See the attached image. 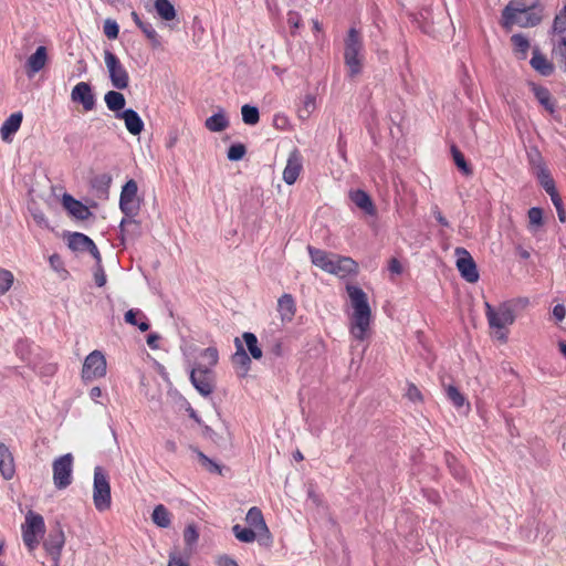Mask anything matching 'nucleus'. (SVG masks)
<instances>
[{
    "label": "nucleus",
    "mask_w": 566,
    "mask_h": 566,
    "mask_svg": "<svg viewBox=\"0 0 566 566\" xmlns=\"http://www.w3.org/2000/svg\"><path fill=\"white\" fill-rule=\"evenodd\" d=\"M389 271L396 274H400L402 271L401 264L397 259H391L389 263Z\"/></svg>",
    "instance_id": "64"
},
{
    "label": "nucleus",
    "mask_w": 566,
    "mask_h": 566,
    "mask_svg": "<svg viewBox=\"0 0 566 566\" xmlns=\"http://www.w3.org/2000/svg\"><path fill=\"white\" fill-rule=\"evenodd\" d=\"M71 99L74 103L82 104L85 112H90L95 107V96L91 85L86 82H80L73 87Z\"/></svg>",
    "instance_id": "14"
},
{
    "label": "nucleus",
    "mask_w": 566,
    "mask_h": 566,
    "mask_svg": "<svg viewBox=\"0 0 566 566\" xmlns=\"http://www.w3.org/2000/svg\"><path fill=\"white\" fill-rule=\"evenodd\" d=\"M531 65L544 76L551 75L554 71L553 64L537 49L533 52Z\"/></svg>",
    "instance_id": "28"
},
{
    "label": "nucleus",
    "mask_w": 566,
    "mask_h": 566,
    "mask_svg": "<svg viewBox=\"0 0 566 566\" xmlns=\"http://www.w3.org/2000/svg\"><path fill=\"white\" fill-rule=\"evenodd\" d=\"M205 126L208 130L213 133L223 132L229 126V120L223 111L208 117L205 122Z\"/></svg>",
    "instance_id": "29"
},
{
    "label": "nucleus",
    "mask_w": 566,
    "mask_h": 566,
    "mask_svg": "<svg viewBox=\"0 0 566 566\" xmlns=\"http://www.w3.org/2000/svg\"><path fill=\"white\" fill-rule=\"evenodd\" d=\"M511 41L514 45L515 52L518 54V59H525L530 49L528 40L522 34H514L511 38Z\"/></svg>",
    "instance_id": "40"
},
{
    "label": "nucleus",
    "mask_w": 566,
    "mask_h": 566,
    "mask_svg": "<svg viewBox=\"0 0 566 566\" xmlns=\"http://www.w3.org/2000/svg\"><path fill=\"white\" fill-rule=\"evenodd\" d=\"M153 522L159 527H168L171 523L169 511L163 505L155 506L151 514Z\"/></svg>",
    "instance_id": "36"
},
{
    "label": "nucleus",
    "mask_w": 566,
    "mask_h": 566,
    "mask_svg": "<svg viewBox=\"0 0 566 566\" xmlns=\"http://www.w3.org/2000/svg\"><path fill=\"white\" fill-rule=\"evenodd\" d=\"M168 566H189V564L176 555H170Z\"/></svg>",
    "instance_id": "62"
},
{
    "label": "nucleus",
    "mask_w": 566,
    "mask_h": 566,
    "mask_svg": "<svg viewBox=\"0 0 566 566\" xmlns=\"http://www.w3.org/2000/svg\"><path fill=\"white\" fill-rule=\"evenodd\" d=\"M245 521L251 527L259 532L260 543L270 546L272 537L261 510L256 506L251 507L247 513Z\"/></svg>",
    "instance_id": "13"
},
{
    "label": "nucleus",
    "mask_w": 566,
    "mask_h": 566,
    "mask_svg": "<svg viewBox=\"0 0 566 566\" xmlns=\"http://www.w3.org/2000/svg\"><path fill=\"white\" fill-rule=\"evenodd\" d=\"M333 269L328 271L331 274H335L339 277H346L356 274L358 271V264L349 256H340L335 254L333 260Z\"/></svg>",
    "instance_id": "19"
},
{
    "label": "nucleus",
    "mask_w": 566,
    "mask_h": 566,
    "mask_svg": "<svg viewBox=\"0 0 566 566\" xmlns=\"http://www.w3.org/2000/svg\"><path fill=\"white\" fill-rule=\"evenodd\" d=\"M242 338L247 345L250 357H252L256 360L261 359L263 356V353H262L261 347L259 346L256 336L253 333L244 332L242 334Z\"/></svg>",
    "instance_id": "35"
},
{
    "label": "nucleus",
    "mask_w": 566,
    "mask_h": 566,
    "mask_svg": "<svg viewBox=\"0 0 566 566\" xmlns=\"http://www.w3.org/2000/svg\"><path fill=\"white\" fill-rule=\"evenodd\" d=\"M137 316H142L143 318H145V315L139 311V310H129L125 313V322L127 324H130L133 326H136L137 325V319L136 317Z\"/></svg>",
    "instance_id": "53"
},
{
    "label": "nucleus",
    "mask_w": 566,
    "mask_h": 566,
    "mask_svg": "<svg viewBox=\"0 0 566 566\" xmlns=\"http://www.w3.org/2000/svg\"><path fill=\"white\" fill-rule=\"evenodd\" d=\"M455 255L461 276L469 283H475L479 280V272L471 254L464 248H457Z\"/></svg>",
    "instance_id": "12"
},
{
    "label": "nucleus",
    "mask_w": 566,
    "mask_h": 566,
    "mask_svg": "<svg viewBox=\"0 0 566 566\" xmlns=\"http://www.w3.org/2000/svg\"><path fill=\"white\" fill-rule=\"evenodd\" d=\"M281 319L291 322L295 315V302L291 294H283L277 301Z\"/></svg>",
    "instance_id": "26"
},
{
    "label": "nucleus",
    "mask_w": 566,
    "mask_h": 566,
    "mask_svg": "<svg viewBox=\"0 0 566 566\" xmlns=\"http://www.w3.org/2000/svg\"><path fill=\"white\" fill-rule=\"evenodd\" d=\"M190 380L195 388L205 397L211 395L214 389V376L211 368L201 364L191 369Z\"/></svg>",
    "instance_id": "9"
},
{
    "label": "nucleus",
    "mask_w": 566,
    "mask_h": 566,
    "mask_svg": "<svg viewBox=\"0 0 566 566\" xmlns=\"http://www.w3.org/2000/svg\"><path fill=\"white\" fill-rule=\"evenodd\" d=\"M199 538V533L193 525H188L184 531V541L185 543L191 547L193 546Z\"/></svg>",
    "instance_id": "49"
},
{
    "label": "nucleus",
    "mask_w": 566,
    "mask_h": 566,
    "mask_svg": "<svg viewBox=\"0 0 566 566\" xmlns=\"http://www.w3.org/2000/svg\"><path fill=\"white\" fill-rule=\"evenodd\" d=\"M531 227L538 228L543 224V211L541 208L533 207L527 212Z\"/></svg>",
    "instance_id": "47"
},
{
    "label": "nucleus",
    "mask_w": 566,
    "mask_h": 566,
    "mask_svg": "<svg viewBox=\"0 0 566 566\" xmlns=\"http://www.w3.org/2000/svg\"><path fill=\"white\" fill-rule=\"evenodd\" d=\"M143 33L146 35V38L151 41L154 45H159V36L154 29V27L150 23L143 22L142 25H139Z\"/></svg>",
    "instance_id": "48"
},
{
    "label": "nucleus",
    "mask_w": 566,
    "mask_h": 566,
    "mask_svg": "<svg viewBox=\"0 0 566 566\" xmlns=\"http://www.w3.org/2000/svg\"><path fill=\"white\" fill-rule=\"evenodd\" d=\"M535 3H527L524 0H512L502 12V21L513 18L515 13L537 7Z\"/></svg>",
    "instance_id": "31"
},
{
    "label": "nucleus",
    "mask_w": 566,
    "mask_h": 566,
    "mask_svg": "<svg viewBox=\"0 0 566 566\" xmlns=\"http://www.w3.org/2000/svg\"><path fill=\"white\" fill-rule=\"evenodd\" d=\"M117 118L125 122L126 129L132 135H139L144 129V123L139 115L132 108L125 109L122 113L116 114Z\"/></svg>",
    "instance_id": "22"
},
{
    "label": "nucleus",
    "mask_w": 566,
    "mask_h": 566,
    "mask_svg": "<svg viewBox=\"0 0 566 566\" xmlns=\"http://www.w3.org/2000/svg\"><path fill=\"white\" fill-rule=\"evenodd\" d=\"M65 543V536L63 530L60 524H56L54 528H52L45 538L43 546L46 553L51 556L52 559H56L61 557V552Z\"/></svg>",
    "instance_id": "15"
},
{
    "label": "nucleus",
    "mask_w": 566,
    "mask_h": 566,
    "mask_svg": "<svg viewBox=\"0 0 566 566\" xmlns=\"http://www.w3.org/2000/svg\"><path fill=\"white\" fill-rule=\"evenodd\" d=\"M302 22L301 15L297 12L290 11L287 13V24L291 28V33L295 34V31L300 28Z\"/></svg>",
    "instance_id": "51"
},
{
    "label": "nucleus",
    "mask_w": 566,
    "mask_h": 566,
    "mask_svg": "<svg viewBox=\"0 0 566 566\" xmlns=\"http://www.w3.org/2000/svg\"><path fill=\"white\" fill-rule=\"evenodd\" d=\"M242 120L247 125H256L260 120L259 109L251 105H243L241 107Z\"/></svg>",
    "instance_id": "39"
},
{
    "label": "nucleus",
    "mask_w": 566,
    "mask_h": 566,
    "mask_svg": "<svg viewBox=\"0 0 566 566\" xmlns=\"http://www.w3.org/2000/svg\"><path fill=\"white\" fill-rule=\"evenodd\" d=\"M451 153L453 157V161L457 165V167L460 169L461 174L463 175H471L472 170L468 163L465 161V158L463 154L453 145L451 147Z\"/></svg>",
    "instance_id": "41"
},
{
    "label": "nucleus",
    "mask_w": 566,
    "mask_h": 566,
    "mask_svg": "<svg viewBox=\"0 0 566 566\" xmlns=\"http://www.w3.org/2000/svg\"><path fill=\"white\" fill-rule=\"evenodd\" d=\"M406 395L411 401H420L422 399L420 390L413 384L408 385Z\"/></svg>",
    "instance_id": "54"
},
{
    "label": "nucleus",
    "mask_w": 566,
    "mask_h": 566,
    "mask_svg": "<svg viewBox=\"0 0 566 566\" xmlns=\"http://www.w3.org/2000/svg\"><path fill=\"white\" fill-rule=\"evenodd\" d=\"M92 239H90L87 235L74 232L69 237V248L73 251H86L90 248V244L92 243Z\"/></svg>",
    "instance_id": "34"
},
{
    "label": "nucleus",
    "mask_w": 566,
    "mask_h": 566,
    "mask_svg": "<svg viewBox=\"0 0 566 566\" xmlns=\"http://www.w3.org/2000/svg\"><path fill=\"white\" fill-rule=\"evenodd\" d=\"M56 371V366L54 364H48L38 369V373L42 376H52Z\"/></svg>",
    "instance_id": "59"
},
{
    "label": "nucleus",
    "mask_w": 566,
    "mask_h": 566,
    "mask_svg": "<svg viewBox=\"0 0 566 566\" xmlns=\"http://www.w3.org/2000/svg\"><path fill=\"white\" fill-rule=\"evenodd\" d=\"M0 473L4 480H11L15 473L13 455L2 442H0Z\"/></svg>",
    "instance_id": "20"
},
{
    "label": "nucleus",
    "mask_w": 566,
    "mask_h": 566,
    "mask_svg": "<svg viewBox=\"0 0 566 566\" xmlns=\"http://www.w3.org/2000/svg\"><path fill=\"white\" fill-rule=\"evenodd\" d=\"M63 207L75 218L86 220L92 213L82 202L75 200L70 195L63 196Z\"/></svg>",
    "instance_id": "24"
},
{
    "label": "nucleus",
    "mask_w": 566,
    "mask_h": 566,
    "mask_svg": "<svg viewBox=\"0 0 566 566\" xmlns=\"http://www.w3.org/2000/svg\"><path fill=\"white\" fill-rule=\"evenodd\" d=\"M104 61L112 85L117 90H125L129 85V75L119 59L111 51H104Z\"/></svg>",
    "instance_id": "7"
},
{
    "label": "nucleus",
    "mask_w": 566,
    "mask_h": 566,
    "mask_svg": "<svg viewBox=\"0 0 566 566\" xmlns=\"http://www.w3.org/2000/svg\"><path fill=\"white\" fill-rule=\"evenodd\" d=\"M513 15V18L502 21V25L505 29H511L513 25H518L521 28L535 27L542 20V8L537 6L528 10L524 9Z\"/></svg>",
    "instance_id": "10"
},
{
    "label": "nucleus",
    "mask_w": 566,
    "mask_h": 566,
    "mask_svg": "<svg viewBox=\"0 0 566 566\" xmlns=\"http://www.w3.org/2000/svg\"><path fill=\"white\" fill-rule=\"evenodd\" d=\"M287 117L284 116V115H275L274 116V119H273V125L274 127L279 128V129H285L286 125H287Z\"/></svg>",
    "instance_id": "57"
},
{
    "label": "nucleus",
    "mask_w": 566,
    "mask_h": 566,
    "mask_svg": "<svg viewBox=\"0 0 566 566\" xmlns=\"http://www.w3.org/2000/svg\"><path fill=\"white\" fill-rule=\"evenodd\" d=\"M201 358L206 361V364H202L207 367H213L218 364L219 360V353L216 347H208L201 353Z\"/></svg>",
    "instance_id": "43"
},
{
    "label": "nucleus",
    "mask_w": 566,
    "mask_h": 566,
    "mask_svg": "<svg viewBox=\"0 0 566 566\" xmlns=\"http://www.w3.org/2000/svg\"><path fill=\"white\" fill-rule=\"evenodd\" d=\"M93 502L97 511L103 512L111 507V484L106 471L102 467L94 469Z\"/></svg>",
    "instance_id": "4"
},
{
    "label": "nucleus",
    "mask_w": 566,
    "mask_h": 566,
    "mask_svg": "<svg viewBox=\"0 0 566 566\" xmlns=\"http://www.w3.org/2000/svg\"><path fill=\"white\" fill-rule=\"evenodd\" d=\"M235 353L232 355V364L239 377H245L251 368V357L245 352L240 338L234 339Z\"/></svg>",
    "instance_id": "17"
},
{
    "label": "nucleus",
    "mask_w": 566,
    "mask_h": 566,
    "mask_svg": "<svg viewBox=\"0 0 566 566\" xmlns=\"http://www.w3.org/2000/svg\"><path fill=\"white\" fill-rule=\"evenodd\" d=\"M566 308L563 304H557L553 308V316L557 322H562L565 318Z\"/></svg>",
    "instance_id": "55"
},
{
    "label": "nucleus",
    "mask_w": 566,
    "mask_h": 566,
    "mask_svg": "<svg viewBox=\"0 0 566 566\" xmlns=\"http://www.w3.org/2000/svg\"><path fill=\"white\" fill-rule=\"evenodd\" d=\"M349 198L357 208L363 210L364 213L370 218V224L374 226L377 216V209L367 192L359 189L353 190L349 192Z\"/></svg>",
    "instance_id": "16"
},
{
    "label": "nucleus",
    "mask_w": 566,
    "mask_h": 566,
    "mask_svg": "<svg viewBox=\"0 0 566 566\" xmlns=\"http://www.w3.org/2000/svg\"><path fill=\"white\" fill-rule=\"evenodd\" d=\"M566 30V18L563 14H557L554 20L553 31L555 33H563Z\"/></svg>",
    "instance_id": "52"
},
{
    "label": "nucleus",
    "mask_w": 566,
    "mask_h": 566,
    "mask_svg": "<svg viewBox=\"0 0 566 566\" xmlns=\"http://www.w3.org/2000/svg\"><path fill=\"white\" fill-rule=\"evenodd\" d=\"M245 151H247V149L243 144H234V145L230 146V148L228 150V158L233 161L240 160L245 155Z\"/></svg>",
    "instance_id": "50"
},
{
    "label": "nucleus",
    "mask_w": 566,
    "mask_h": 566,
    "mask_svg": "<svg viewBox=\"0 0 566 566\" xmlns=\"http://www.w3.org/2000/svg\"><path fill=\"white\" fill-rule=\"evenodd\" d=\"M107 108L112 112L118 113L125 107V96L117 91H109L104 96Z\"/></svg>",
    "instance_id": "33"
},
{
    "label": "nucleus",
    "mask_w": 566,
    "mask_h": 566,
    "mask_svg": "<svg viewBox=\"0 0 566 566\" xmlns=\"http://www.w3.org/2000/svg\"><path fill=\"white\" fill-rule=\"evenodd\" d=\"M198 457L200 460L201 465L208 470L211 473H221V468L218 463L209 459L207 455H205L202 452H198Z\"/></svg>",
    "instance_id": "46"
},
{
    "label": "nucleus",
    "mask_w": 566,
    "mask_h": 566,
    "mask_svg": "<svg viewBox=\"0 0 566 566\" xmlns=\"http://www.w3.org/2000/svg\"><path fill=\"white\" fill-rule=\"evenodd\" d=\"M364 61L363 36L356 29L352 28L344 40V62L349 77H356L361 73Z\"/></svg>",
    "instance_id": "2"
},
{
    "label": "nucleus",
    "mask_w": 566,
    "mask_h": 566,
    "mask_svg": "<svg viewBox=\"0 0 566 566\" xmlns=\"http://www.w3.org/2000/svg\"><path fill=\"white\" fill-rule=\"evenodd\" d=\"M155 8L160 18L166 21H170L176 18V10L168 0H156Z\"/></svg>",
    "instance_id": "38"
},
{
    "label": "nucleus",
    "mask_w": 566,
    "mask_h": 566,
    "mask_svg": "<svg viewBox=\"0 0 566 566\" xmlns=\"http://www.w3.org/2000/svg\"><path fill=\"white\" fill-rule=\"evenodd\" d=\"M14 275L11 271L0 268V295H4L13 285Z\"/></svg>",
    "instance_id": "42"
},
{
    "label": "nucleus",
    "mask_w": 566,
    "mask_h": 566,
    "mask_svg": "<svg viewBox=\"0 0 566 566\" xmlns=\"http://www.w3.org/2000/svg\"><path fill=\"white\" fill-rule=\"evenodd\" d=\"M103 31L108 39L114 40L118 36L119 27L115 20L106 19L104 22Z\"/></svg>",
    "instance_id": "44"
},
{
    "label": "nucleus",
    "mask_w": 566,
    "mask_h": 566,
    "mask_svg": "<svg viewBox=\"0 0 566 566\" xmlns=\"http://www.w3.org/2000/svg\"><path fill=\"white\" fill-rule=\"evenodd\" d=\"M32 216H33V219L36 222V224H39L40 227H43V228H48L49 227L48 219L45 218L43 212L35 211V212L32 213Z\"/></svg>",
    "instance_id": "56"
},
{
    "label": "nucleus",
    "mask_w": 566,
    "mask_h": 566,
    "mask_svg": "<svg viewBox=\"0 0 566 566\" xmlns=\"http://www.w3.org/2000/svg\"><path fill=\"white\" fill-rule=\"evenodd\" d=\"M232 532L237 539L242 543H252L259 537V532L252 528L242 527L240 524H235L232 527Z\"/></svg>",
    "instance_id": "37"
},
{
    "label": "nucleus",
    "mask_w": 566,
    "mask_h": 566,
    "mask_svg": "<svg viewBox=\"0 0 566 566\" xmlns=\"http://www.w3.org/2000/svg\"><path fill=\"white\" fill-rule=\"evenodd\" d=\"M532 91L539 102V104L549 113H554L555 111V104L552 101L551 93L547 88L543 86H538L536 84H532Z\"/></svg>",
    "instance_id": "30"
},
{
    "label": "nucleus",
    "mask_w": 566,
    "mask_h": 566,
    "mask_svg": "<svg viewBox=\"0 0 566 566\" xmlns=\"http://www.w3.org/2000/svg\"><path fill=\"white\" fill-rule=\"evenodd\" d=\"M447 396L458 408L462 407L465 402V398L454 386H448Z\"/></svg>",
    "instance_id": "45"
},
{
    "label": "nucleus",
    "mask_w": 566,
    "mask_h": 566,
    "mask_svg": "<svg viewBox=\"0 0 566 566\" xmlns=\"http://www.w3.org/2000/svg\"><path fill=\"white\" fill-rule=\"evenodd\" d=\"M346 291L354 310L350 333L356 339L363 340L367 335L371 321V310L367 301V295L356 285L348 284Z\"/></svg>",
    "instance_id": "1"
},
{
    "label": "nucleus",
    "mask_w": 566,
    "mask_h": 566,
    "mask_svg": "<svg viewBox=\"0 0 566 566\" xmlns=\"http://www.w3.org/2000/svg\"><path fill=\"white\" fill-rule=\"evenodd\" d=\"M22 123V114L20 112L11 114L2 124L0 134L2 140L9 143L12 136L18 132Z\"/></svg>",
    "instance_id": "25"
},
{
    "label": "nucleus",
    "mask_w": 566,
    "mask_h": 566,
    "mask_svg": "<svg viewBox=\"0 0 566 566\" xmlns=\"http://www.w3.org/2000/svg\"><path fill=\"white\" fill-rule=\"evenodd\" d=\"M120 240L124 244L127 239L135 240L142 235L140 223L134 217H126L119 223Z\"/></svg>",
    "instance_id": "21"
},
{
    "label": "nucleus",
    "mask_w": 566,
    "mask_h": 566,
    "mask_svg": "<svg viewBox=\"0 0 566 566\" xmlns=\"http://www.w3.org/2000/svg\"><path fill=\"white\" fill-rule=\"evenodd\" d=\"M303 159L298 150L294 149L289 158L283 171V177H298L302 171Z\"/></svg>",
    "instance_id": "27"
},
{
    "label": "nucleus",
    "mask_w": 566,
    "mask_h": 566,
    "mask_svg": "<svg viewBox=\"0 0 566 566\" xmlns=\"http://www.w3.org/2000/svg\"><path fill=\"white\" fill-rule=\"evenodd\" d=\"M160 336L158 334H149L147 336V345L153 348V349H156L158 348V344L157 342L159 340Z\"/></svg>",
    "instance_id": "63"
},
{
    "label": "nucleus",
    "mask_w": 566,
    "mask_h": 566,
    "mask_svg": "<svg viewBox=\"0 0 566 566\" xmlns=\"http://www.w3.org/2000/svg\"><path fill=\"white\" fill-rule=\"evenodd\" d=\"M542 187L548 195L557 191L554 179H542Z\"/></svg>",
    "instance_id": "60"
},
{
    "label": "nucleus",
    "mask_w": 566,
    "mask_h": 566,
    "mask_svg": "<svg viewBox=\"0 0 566 566\" xmlns=\"http://www.w3.org/2000/svg\"><path fill=\"white\" fill-rule=\"evenodd\" d=\"M316 109V97L313 94H306L297 108V116L301 120H306Z\"/></svg>",
    "instance_id": "32"
},
{
    "label": "nucleus",
    "mask_w": 566,
    "mask_h": 566,
    "mask_svg": "<svg viewBox=\"0 0 566 566\" xmlns=\"http://www.w3.org/2000/svg\"><path fill=\"white\" fill-rule=\"evenodd\" d=\"M312 263L323 271L327 272L333 268L334 253H329L308 245L307 248Z\"/></svg>",
    "instance_id": "23"
},
{
    "label": "nucleus",
    "mask_w": 566,
    "mask_h": 566,
    "mask_svg": "<svg viewBox=\"0 0 566 566\" xmlns=\"http://www.w3.org/2000/svg\"><path fill=\"white\" fill-rule=\"evenodd\" d=\"M48 50L45 46H39L33 54H31L25 62V74L28 77H33L40 72L48 63Z\"/></svg>",
    "instance_id": "18"
},
{
    "label": "nucleus",
    "mask_w": 566,
    "mask_h": 566,
    "mask_svg": "<svg viewBox=\"0 0 566 566\" xmlns=\"http://www.w3.org/2000/svg\"><path fill=\"white\" fill-rule=\"evenodd\" d=\"M218 565L219 566H239L238 563L233 558H231L227 555L219 557Z\"/></svg>",
    "instance_id": "61"
},
{
    "label": "nucleus",
    "mask_w": 566,
    "mask_h": 566,
    "mask_svg": "<svg viewBox=\"0 0 566 566\" xmlns=\"http://www.w3.org/2000/svg\"><path fill=\"white\" fill-rule=\"evenodd\" d=\"M45 533V524L42 515L29 511L25 515V523L22 525L23 543L32 553L39 545V538Z\"/></svg>",
    "instance_id": "5"
},
{
    "label": "nucleus",
    "mask_w": 566,
    "mask_h": 566,
    "mask_svg": "<svg viewBox=\"0 0 566 566\" xmlns=\"http://www.w3.org/2000/svg\"><path fill=\"white\" fill-rule=\"evenodd\" d=\"M106 374V359L99 350L92 352L84 360L82 377L91 380Z\"/></svg>",
    "instance_id": "11"
},
{
    "label": "nucleus",
    "mask_w": 566,
    "mask_h": 566,
    "mask_svg": "<svg viewBox=\"0 0 566 566\" xmlns=\"http://www.w3.org/2000/svg\"><path fill=\"white\" fill-rule=\"evenodd\" d=\"M73 463L74 457L72 453L63 454L53 461V483L56 489H66L72 483Z\"/></svg>",
    "instance_id": "6"
},
{
    "label": "nucleus",
    "mask_w": 566,
    "mask_h": 566,
    "mask_svg": "<svg viewBox=\"0 0 566 566\" xmlns=\"http://www.w3.org/2000/svg\"><path fill=\"white\" fill-rule=\"evenodd\" d=\"M94 277H95V283L97 286L102 287L105 285L106 275L101 266L96 270Z\"/></svg>",
    "instance_id": "58"
},
{
    "label": "nucleus",
    "mask_w": 566,
    "mask_h": 566,
    "mask_svg": "<svg viewBox=\"0 0 566 566\" xmlns=\"http://www.w3.org/2000/svg\"><path fill=\"white\" fill-rule=\"evenodd\" d=\"M485 315L490 327L496 331V337L502 342H506L507 336L504 329L515 321L514 304L502 303L494 308L489 303H485Z\"/></svg>",
    "instance_id": "3"
},
{
    "label": "nucleus",
    "mask_w": 566,
    "mask_h": 566,
    "mask_svg": "<svg viewBox=\"0 0 566 566\" xmlns=\"http://www.w3.org/2000/svg\"><path fill=\"white\" fill-rule=\"evenodd\" d=\"M119 208L126 217H135L140 209L138 187L134 179L123 186L119 199Z\"/></svg>",
    "instance_id": "8"
}]
</instances>
